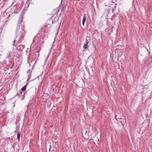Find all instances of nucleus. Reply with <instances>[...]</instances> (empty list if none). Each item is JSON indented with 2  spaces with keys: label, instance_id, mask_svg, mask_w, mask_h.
Here are the masks:
<instances>
[{
  "label": "nucleus",
  "instance_id": "f257e3e1",
  "mask_svg": "<svg viewBox=\"0 0 152 152\" xmlns=\"http://www.w3.org/2000/svg\"><path fill=\"white\" fill-rule=\"evenodd\" d=\"M25 46L24 45H20L18 46L17 49L20 51H22L24 48Z\"/></svg>",
  "mask_w": 152,
  "mask_h": 152
},
{
  "label": "nucleus",
  "instance_id": "f03ea898",
  "mask_svg": "<svg viewBox=\"0 0 152 152\" xmlns=\"http://www.w3.org/2000/svg\"><path fill=\"white\" fill-rule=\"evenodd\" d=\"M86 20V14H84L83 15V22H82V24L83 26H84Z\"/></svg>",
  "mask_w": 152,
  "mask_h": 152
},
{
  "label": "nucleus",
  "instance_id": "7ed1b4c3",
  "mask_svg": "<svg viewBox=\"0 0 152 152\" xmlns=\"http://www.w3.org/2000/svg\"><path fill=\"white\" fill-rule=\"evenodd\" d=\"M88 41H87L86 42V44H85L83 46V48L85 49H87L88 48Z\"/></svg>",
  "mask_w": 152,
  "mask_h": 152
},
{
  "label": "nucleus",
  "instance_id": "20e7f679",
  "mask_svg": "<svg viewBox=\"0 0 152 152\" xmlns=\"http://www.w3.org/2000/svg\"><path fill=\"white\" fill-rule=\"evenodd\" d=\"M20 39H22L24 37V35L23 34L22 32L21 33V31L20 32Z\"/></svg>",
  "mask_w": 152,
  "mask_h": 152
},
{
  "label": "nucleus",
  "instance_id": "39448f33",
  "mask_svg": "<svg viewBox=\"0 0 152 152\" xmlns=\"http://www.w3.org/2000/svg\"><path fill=\"white\" fill-rule=\"evenodd\" d=\"M26 85H25L24 87H23L21 89V91H25L26 89Z\"/></svg>",
  "mask_w": 152,
  "mask_h": 152
},
{
  "label": "nucleus",
  "instance_id": "423d86ee",
  "mask_svg": "<svg viewBox=\"0 0 152 152\" xmlns=\"http://www.w3.org/2000/svg\"><path fill=\"white\" fill-rule=\"evenodd\" d=\"M22 92H21V91H20L19 93L18 94H17L15 96H18L19 97L20 95H21L22 94Z\"/></svg>",
  "mask_w": 152,
  "mask_h": 152
},
{
  "label": "nucleus",
  "instance_id": "0eeeda50",
  "mask_svg": "<svg viewBox=\"0 0 152 152\" xmlns=\"http://www.w3.org/2000/svg\"><path fill=\"white\" fill-rule=\"evenodd\" d=\"M20 134L19 133H18L17 134V138L19 141L20 140Z\"/></svg>",
  "mask_w": 152,
  "mask_h": 152
},
{
  "label": "nucleus",
  "instance_id": "6e6552de",
  "mask_svg": "<svg viewBox=\"0 0 152 152\" xmlns=\"http://www.w3.org/2000/svg\"><path fill=\"white\" fill-rule=\"evenodd\" d=\"M53 11H56V13L57 14H58V8H56V9H54L53 10Z\"/></svg>",
  "mask_w": 152,
  "mask_h": 152
},
{
  "label": "nucleus",
  "instance_id": "1a4fd4ad",
  "mask_svg": "<svg viewBox=\"0 0 152 152\" xmlns=\"http://www.w3.org/2000/svg\"><path fill=\"white\" fill-rule=\"evenodd\" d=\"M121 124L124 125V123H124L125 122V121L124 119H122V120L121 121Z\"/></svg>",
  "mask_w": 152,
  "mask_h": 152
},
{
  "label": "nucleus",
  "instance_id": "9d476101",
  "mask_svg": "<svg viewBox=\"0 0 152 152\" xmlns=\"http://www.w3.org/2000/svg\"><path fill=\"white\" fill-rule=\"evenodd\" d=\"M112 12H113V11H114V9H113H113H112Z\"/></svg>",
  "mask_w": 152,
  "mask_h": 152
},
{
  "label": "nucleus",
  "instance_id": "9b49d317",
  "mask_svg": "<svg viewBox=\"0 0 152 152\" xmlns=\"http://www.w3.org/2000/svg\"><path fill=\"white\" fill-rule=\"evenodd\" d=\"M90 140L91 141V142H92V141L93 140V139H91V140Z\"/></svg>",
  "mask_w": 152,
  "mask_h": 152
},
{
  "label": "nucleus",
  "instance_id": "f8f14e48",
  "mask_svg": "<svg viewBox=\"0 0 152 152\" xmlns=\"http://www.w3.org/2000/svg\"><path fill=\"white\" fill-rule=\"evenodd\" d=\"M116 115H115V119H116Z\"/></svg>",
  "mask_w": 152,
  "mask_h": 152
},
{
  "label": "nucleus",
  "instance_id": "ddd939ff",
  "mask_svg": "<svg viewBox=\"0 0 152 152\" xmlns=\"http://www.w3.org/2000/svg\"><path fill=\"white\" fill-rule=\"evenodd\" d=\"M115 4V5H116V4ZM115 7H116V5H115Z\"/></svg>",
  "mask_w": 152,
  "mask_h": 152
},
{
  "label": "nucleus",
  "instance_id": "4468645a",
  "mask_svg": "<svg viewBox=\"0 0 152 152\" xmlns=\"http://www.w3.org/2000/svg\"><path fill=\"white\" fill-rule=\"evenodd\" d=\"M87 38H86V41H87Z\"/></svg>",
  "mask_w": 152,
  "mask_h": 152
},
{
  "label": "nucleus",
  "instance_id": "2eb2a0df",
  "mask_svg": "<svg viewBox=\"0 0 152 152\" xmlns=\"http://www.w3.org/2000/svg\"><path fill=\"white\" fill-rule=\"evenodd\" d=\"M18 29L17 30V32H18Z\"/></svg>",
  "mask_w": 152,
  "mask_h": 152
},
{
  "label": "nucleus",
  "instance_id": "dca6fc26",
  "mask_svg": "<svg viewBox=\"0 0 152 152\" xmlns=\"http://www.w3.org/2000/svg\"><path fill=\"white\" fill-rule=\"evenodd\" d=\"M86 132H87V131H86V133H85L86 134Z\"/></svg>",
  "mask_w": 152,
  "mask_h": 152
},
{
  "label": "nucleus",
  "instance_id": "f3484780",
  "mask_svg": "<svg viewBox=\"0 0 152 152\" xmlns=\"http://www.w3.org/2000/svg\"><path fill=\"white\" fill-rule=\"evenodd\" d=\"M62 0H61V1L62 2Z\"/></svg>",
  "mask_w": 152,
  "mask_h": 152
}]
</instances>
